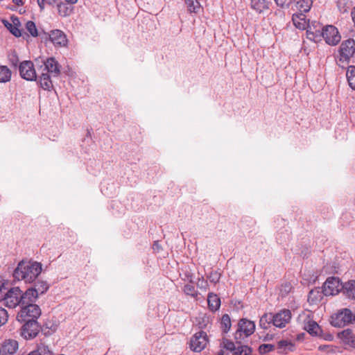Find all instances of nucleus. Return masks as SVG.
<instances>
[{"mask_svg":"<svg viewBox=\"0 0 355 355\" xmlns=\"http://www.w3.org/2000/svg\"><path fill=\"white\" fill-rule=\"evenodd\" d=\"M42 263L37 261H20L13 272V277L17 281L33 283L42 272Z\"/></svg>","mask_w":355,"mask_h":355,"instance_id":"1","label":"nucleus"},{"mask_svg":"<svg viewBox=\"0 0 355 355\" xmlns=\"http://www.w3.org/2000/svg\"><path fill=\"white\" fill-rule=\"evenodd\" d=\"M21 291L19 287H12L7 289L5 287L0 288V301L10 308L14 309L17 306H21Z\"/></svg>","mask_w":355,"mask_h":355,"instance_id":"2","label":"nucleus"},{"mask_svg":"<svg viewBox=\"0 0 355 355\" xmlns=\"http://www.w3.org/2000/svg\"><path fill=\"white\" fill-rule=\"evenodd\" d=\"M355 323V311L349 309H343L331 315V324L336 327H343Z\"/></svg>","mask_w":355,"mask_h":355,"instance_id":"3","label":"nucleus"},{"mask_svg":"<svg viewBox=\"0 0 355 355\" xmlns=\"http://www.w3.org/2000/svg\"><path fill=\"white\" fill-rule=\"evenodd\" d=\"M254 331V322L247 318H242L238 322V328L235 332L234 338L240 343V340L251 336Z\"/></svg>","mask_w":355,"mask_h":355,"instance_id":"4","label":"nucleus"},{"mask_svg":"<svg viewBox=\"0 0 355 355\" xmlns=\"http://www.w3.org/2000/svg\"><path fill=\"white\" fill-rule=\"evenodd\" d=\"M298 320L300 322H302L303 329L309 334L313 336H320L322 329L318 324L313 320L310 313L300 314Z\"/></svg>","mask_w":355,"mask_h":355,"instance_id":"5","label":"nucleus"},{"mask_svg":"<svg viewBox=\"0 0 355 355\" xmlns=\"http://www.w3.org/2000/svg\"><path fill=\"white\" fill-rule=\"evenodd\" d=\"M41 309L36 304L21 305V310L17 315L18 321H26L31 319H36L40 316Z\"/></svg>","mask_w":355,"mask_h":355,"instance_id":"6","label":"nucleus"},{"mask_svg":"<svg viewBox=\"0 0 355 355\" xmlns=\"http://www.w3.org/2000/svg\"><path fill=\"white\" fill-rule=\"evenodd\" d=\"M340 58L338 59L339 66L344 67L341 63H348L349 59L355 53V42L353 39H349L342 42L340 46Z\"/></svg>","mask_w":355,"mask_h":355,"instance_id":"7","label":"nucleus"},{"mask_svg":"<svg viewBox=\"0 0 355 355\" xmlns=\"http://www.w3.org/2000/svg\"><path fill=\"white\" fill-rule=\"evenodd\" d=\"M209 339L205 331L196 333L190 339L189 347L195 352H202L207 345Z\"/></svg>","mask_w":355,"mask_h":355,"instance_id":"8","label":"nucleus"},{"mask_svg":"<svg viewBox=\"0 0 355 355\" xmlns=\"http://www.w3.org/2000/svg\"><path fill=\"white\" fill-rule=\"evenodd\" d=\"M19 71L21 77L28 81L37 80L36 71L33 62L24 60L19 65Z\"/></svg>","mask_w":355,"mask_h":355,"instance_id":"9","label":"nucleus"},{"mask_svg":"<svg viewBox=\"0 0 355 355\" xmlns=\"http://www.w3.org/2000/svg\"><path fill=\"white\" fill-rule=\"evenodd\" d=\"M24 322L22 327L21 335L26 339H32L37 336L40 332V325L36 319H31L26 321H20Z\"/></svg>","mask_w":355,"mask_h":355,"instance_id":"10","label":"nucleus"},{"mask_svg":"<svg viewBox=\"0 0 355 355\" xmlns=\"http://www.w3.org/2000/svg\"><path fill=\"white\" fill-rule=\"evenodd\" d=\"M292 314L289 309H284L272 314L273 325L282 329L288 324L291 320Z\"/></svg>","mask_w":355,"mask_h":355,"instance_id":"11","label":"nucleus"},{"mask_svg":"<svg viewBox=\"0 0 355 355\" xmlns=\"http://www.w3.org/2000/svg\"><path fill=\"white\" fill-rule=\"evenodd\" d=\"M324 40L329 45H336L341 39L338 29L332 25L323 26Z\"/></svg>","mask_w":355,"mask_h":355,"instance_id":"12","label":"nucleus"},{"mask_svg":"<svg viewBox=\"0 0 355 355\" xmlns=\"http://www.w3.org/2000/svg\"><path fill=\"white\" fill-rule=\"evenodd\" d=\"M340 288V282L338 278L330 277L327 279L322 286V293L326 295H336Z\"/></svg>","mask_w":355,"mask_h":355,"instance_id":"13","label":"nucleus"},{"mask_svg":"<svg viewBox=\"0 0 355 355\" xmlns=\"http://www.w3.org/2000/svg\"><path fill=\"white\" fill-rule=\"evenodd\" d=\"M42 62L40 67H43L42 71L50 73L53 77H58L60 74V65L54 58H48Z\"/></svg>","mask_w":355,"mask_h":355,"instance_id":"14","label":"nucleus"},{"mask_svg":"<svg viewBox=\"0 0 355 355\" xmlns=\"http://www.w3.org/2000/svg\"><path fill=\"white\" fill-rule=\"evenodd\" d=\"M50 41L58 47L65 46L67 44V39L64 33L60 30H53L49 34Z\"/></svg>","mask_w":355,"mask_h":355,"instance_id":"15","label":"nucleus"},{"mask_svg":"<svg viewBox=\"0 0 355 355\" xmlns=\"http://www.w3.org/2000/svg\"><path fill=\"white\" fill-rule=\"evenodd\" d=\"M18 349V343L13 339L6 340L0 348V355H12Z\"/></svg>","mask_w":355,"mask_h":355,"instance_id":"16","label":"nucleus"},{"mask_svg":"<svg viewBox=\"0 0 355 355\" xmlns=\"http://www.w3.org/2000/svg\"><path fill=\"white\" fill-rule=\"evenodd\" d=\"M11 21L3 20L4 26L10 31V32L16 37L21 36V31L19 28L20 22L17 17H11Z\"/></svg>","mask_w":355,"mask_h":355,"instance_id":"17","label":"nucleus"},{"mask_svg":"<svg viewBox=\"0 0 355 355\" xmlns=\"http://www.w3.org/2000/svg\"><path fill=\"white\" fill-rule=\"evenodd\" d=\"M38 297L39 295L35 293V291L29 288L25 291V293H21V305L35 304Z\"/></svg>","mask_w":355,"mask_h":355,"instance_id":"18","label":"nucleus"},{"mask_svg":"<svg viewBox=\"0 0 355 355\" xmlns=\"http://www.w3.org/2000/svg\"><path fill=\"white\" fill-rule=\"evenodd\" d=\"M338 336L344 343L355 348V334L351 329H345Z\"/></svg>","mask_w":355,"mask_h":355,"instance_id":"19","label":"nucleus"},{"mask_svg":"<svg viewBox=\"0 0 355 355\" xmlns=\"http://www.w3.org/2000/svg\"><path fill=\"white\" fill-rule=\"evenodd\" d=\"M250 7L256 12L260 14L269 8V2L267 0H251Z\"/></svg>","mask_w":355,"mask_h":355,"instance_id":"20","label":"nucleus"},{"mask_svg":"<svg viewBox=\"0 0 355 355\" xmlns=\"http://www.w3.org/2000/svg\"><path fill=\"white\" fill-rule=\"evenodd\" d=\"M292 21L296 28L300 30H304L306 28L307 21L304 14L300 12L293 14Z\"/></svg>","mask_w":355,"mask_h":355,"instance_id":"21","label":"nucleus"},{"mask_svg":"<svg viewBox=\"0 0 355 355\" xmlns=\"http://www.w3.org/2000/svg\"><path fill=\"white\" fill-rule=\"evenodd\" d=\"M306 37L314 42H318L321 41L322 38L324 39L323 35V26L318 23V28L311 32V31H306Z\"/></svg>","mask_w":355,"mask_h":355,"instance_id":"22","label":"nucleus"},{"mask_svg":"<svg viewBox=\"0 0 355 355\" xmlns=\"http://www.w3.org/2000/svg\"><path fill=\"white\" fill-rule=\"evenodd\" d=\"M51 74L42 72L41 76L39 77V83L40 87L44 89L50 91L53 88V83L51 79Z\"/></svg>","mask_w":355,"mask_h":355,"instance_id":"23","label":"nucleus"},{"mask_svg":"<svg viewBox=\"0 0 355 355\" xmlns=\"http://www.w3.org/2000/svg\"><path fill=\"white\" fill-rule=\"evenodd\" d=\"M53 350L46 345L40 343L37 348L31 352L28 355H53Z\"/></svg>","mask_w":355,"mask_h":355,"instance_id":"24","label":"nucleus"},{"mask_svg":"<svg viewBox=\"0 0 355 355\" xmlns=\"http://www.w3.org/2000/svg\"><path fill=\"white\" fill-rule=\"evenodd\" d=\"M207 302L211 311H216L220 308V300L216 294L209 293L207 296Z\"/></svg>","mask_w":355,"mask_h":355,"instance_id":"25","label":"nucleus"},{"mask_svg":"<svg viewBox=\"0 0 355 355\" xmlns=\"http://www.w3.org/2000/svg\"><path fill=\"white\" fill-rule=\"evenodd\" d=\"M342 288L346 296L349 298L355 299V280L345 282Z\"/></svg>","mask_w":355,"mask_h":355,"instance_id":"26","label":"nucleus"},{"mask_svg":"<svg viewBox=\"0 0 355 355\" xmlns=\"http://www.w3.org/2000/svg\"><path fill=\"white\" fill-rule=\"evenodd\" d=\"M58 13L60 16L65 17L69 16L73 10V7L68 6L66 3L60 1L57 4Z\"/></svg>","mask_w":355,"mask_h":355,"instance_id":"27","label":"nucleus"},{"mask_svg":"<svg viewBox=\"0 0 355 355\" xmlns=\"http://www.w3.org/2000/svg\"><path fill=\"white\" fill-rule=\"evenodd\" d=\"M312 0H296V8L300 13L307 12L312 6Z\"/></svg>","mask_w":355,"mask_h":355,"instance_id":"28","label":"nucleus"},{"mask_svg":"<svg viewBox=\"0 0 355 355\" xmlns=\"http://www.w3.org/2000/svg\"><path fill=\"white\" fill-rule=\"evenodd\" d=\"M49 288L48 283L46 281L37 280L34 283V285L31 288L35 291V293L40 295L46 293Z\"/></svg>","mask_w":355,"mask_h":355,"instance_id":"29","label":"nucleus"},{"mask_svg":"<svg viewBox=\"0 0 355 355\" xmlns=\"http://www.w3.org/2000/svg\"><path fill=\"white\" fill-rule=\"evenodd\" d=\"M322 291H320V288L311 290L308 295V302L311 304H317L322 300Z\"/></svg>","mask_w":355,"mask_h":355,"instance_id":"30","label":"nucleus"},{"mask_svg":"<svg viewBox=\"0 0 355 355\" xmlns=\"http://www.w3.org/2000/svg\"><path fill=\"white\" fill-rule=\"evenodd\" d=\"M273 325L272 313H264L259 320V326L263 329H268Z\"/></svg>","mask_w":355,"mask_h":355,"instance_id":"31","label":"nucleus"},{"mask_svg":"<svg viewBox=\"0 0 355 355\" xmlns=\"http://www.w3.org/2000/svg\"><path fill=\"white\" fill-rule=\"evenodd\" d=\"M346 76L350 87L355 90V66H349L347 68Z\"/></svg>","mask_w":355,"mask_h":355,"instance_id":"32","label":"nucleus"},{"mask_svg":"<svg viewBox=\"0 0 355 355\" xmlns=\"http://www.w3.org/2000/svg\"><path fill=\"white\" fill-rule=\"evenodd\" d=\"M11 71L6 66H0V83H6L11 78Z\"/></svg>","mask_w":355,"mask_h":355,"instance_id":"33","label":"nucleus"},{"mask_svg":"<svg viewBox=\"0 0 355 355\" xmlns=\"http://www.w3.org/2000/svg\"><path fill=\"white\" fill-rule=\"evenodd\" d=\"M184 2L187 10L191 13H196L200 8V5L198 0H184Z\"/></svg>","mask_w":355,"mask_h":355,"instance_id":"34","label":"nucleus"},{"mask_svg":"<svg viewBox=\"0 0 355 355\" xmlns=\"http://www.w3.org/2000/svg\"><path fill=\"white\" fill-rule=\"evenodd\" d=\"M220 327L223 333H227L231 328V320L228 314L222 316Z\"/></svg>","mask_w":355,"mask_h":355,"instance_id":"35","label":"nucleus"},{"mask_svg":"<svg viewBox=\"0 0 355 355\" xmlns=\"http://www.w3.org/2000/svg\"><path fill=\"white\" fill-rule=\"evenodd\" d=\"M251 352V348L248 346L239 345L234 349L233 355H249Z\"/></svg>","mask_w":355,"mask_h":355,"instance_id":"36","label":"nucleus"},{"mask_svg":"<svg viewBox=\"0 0 355 355\" xmlns=\"http://www.w3.org/2000/svg\"><path fill=\"white\" fill-rule=\"evenodd\" d=\"M221 275L217 270H212L209 272V274L207 276V278L209 280L211 283L214 284L219 282Z\"/></svg>","mask_w":355,"mask_h":355,"instance_id":"37","label":"nucleus"},{"mask_svg":"<svg viewBox=\"0 0 355 355\" xmlns=\"http://www.w3.org/2000/svg\"><path fill=\"white\" fill-rule=\"evenodd\" d=\"M183 292L186 295H190L193 297L198 295V292L196 290L195 286L191 284H185L183 287Z\"/></svg>","mask_w":355,"mask_h":355,"instance_id":"38","label":"nucleus"},{"mask_svg":"<svg viewBox=\"0 0 355 355\" xmlns=\"http://www.w3.org/2000/svg\"><path fill=\"white\" fill-rule=\"evenodd\" d=\"M196 286L199 289L203 291H207L209 288V283L202 276L198 279Z\"/></svg>","mask_w":355,"mask_h":355,"instance_id":"39","label":"nucleus"},{"mask_svg":"<svg viewBox=\"0 0 355 355\" xmlns=\"http://www.w3.org/2000/svg\"><path fill=\"white\" fill-rule=\"evenodd\" d=\"M26 27L27 31L30 33V34L32 36H33V37L37 36V35H38L37 30L35 24L33 21H28L26 23Z\"/></svg>","mask_w":355,"mask_h":355,"instance_id":"40","label":"nucleus"},{"mask_svg":"<svg viewBox=\"0 0 355 355\" xmlns=\"http://www.w3.org/2000/svg\"><path fill=\"white\" fill-rule=\"evenodd\" d=\"M275 349V346L272 344H262L259 347V352L261 354H265Z\"/></svg>","mask_w":355,"mask_h":355,"instance_id":"41","label":"nucleus"},{"mask_svg":"<svg viewBox=\"0 0 355 355\" xmlns=\"http://www.w3.org/2000/svg\"><path fill=\"white\" fill-rule=\"evenodd\" d=\"M8 320V313L7 311L0 307V327L4 325Z\"/></svg>","mask_w":355,"mask_h":355,"instance_id":"42","label":"nucleus"},{"mask_svg":"<svg viewBox=\"0 0 355 355\" xmlns=\"http://www.w3.org/2000/svg\"><path fill=\"white\" fill-rule=\"evenodd\" d=\"M55 1L56 0H37L40 10H43L46 5L53 6L55 3Z\"/></svg>","mask_w":355,"mask_h":355,"instance_id":"43","label":"nucleus"},{"mask_svg":"<svg viewBox=\"0 0 355 355\" xmlns=\"http://www.w3.org/2000/svg\"><path fill=\"white\" fill-rule=\"evenodd\" d=\"M224 347L226 349L231 352H234V349H236L234 343L229 340H225L224 341Z\"/></svg>","mask_w":355,"mask_h":355,"instance_id":"44","label":"nucleus"},{"mask_svg":"<svg viewBox=\"0 0 355 355\" xmlns=\"http://www.w3.org/2000/svg\"><path fill=\"white\" fill-rule=\"evenodd\" d=\"M276 4L282 8H287L289 6L292 0H275Z\"/></svg>","mask_w":355,"mask_h":355,"instance_id":"45","label":"nucleus"},{"mask_svg":"<svg viewBox=\"0 0 355 355\" xmlns=\"http://www.w3.org/2000/svg\"><path fill=\"white\" fill-rule=\"evenodd\" d=\"M9 60L10 61L12 65L16 67L19 62L18 56L15 53H13L9 55Z\"/></svg>","mask_w":355,"mask_h":355,"instance_id":"46","label":"nucleus"},{"mask_svg":"<svg viewBox=\"0 0 355 355\" xmlns=\"http://www.w3.org/2000/svg\"><path fill=\"white\" fill-rule=\"evenodd\" d=\"M306 31H311V32H314L318 28V23L314 22L311 25H309L307 24Z\"/></svg>","mask_w":355,"mask_h":355,"instance_id":"47","label":"nucleus"},{"mask_svg":"<svg viewBox=\"0 0 355 355\" xmlns=\"http://www.w3.org/2000/svg\"><path fill=\"white\" fill-rule=\"evenodd\" d=\"M153 249L154 252H159L160 251V250L162 249V247L159 245V241H157L154 242Z\"/></svg>","mask_w":355,"mask_h":355,"instance_id":"48","label":"nucleus"},{"mask_svg":"<svg viewBox=\"0 0 355 355\" xmlns=\"http://www.w3.org/2000/svg\"><path fill=\"white\" fill-rule=\"evenodd\" d=\"M289 345H291V344L286 340H282V341L279 342V343H278L279 347H281V348L283 347H286Z\"/></svg>","mask_w":355,"mask_h":355,"instance_id":"49","label":"nucleus"},{"mask_svg":"<svg viewBox=\"0 0 355 355\" xmlns=\"http://www.w3.org/2000/svg\"><path fill=\"white\" fill-rule=\"evenodd\" d=\"M12 2L18 6H22L23 5V1L22 0H12Z\"/></svg>","mask_w":355,"mask_h":355,"instance_id":"50","label":"nucleus"},{"mask_svg":"<svg viewBox=\"0 0 355 355\" xmlns=\"http://www.w3.org/2000/svg\"><path fill=\"white\" fill-rule=\"evenodd\" d=\"M67 3L73 5L77 3L78 0H64Z\"/></svg>","mask_w":355,"mask_h":355,"instance_id":"51","label":"nucleus"},{"mask_svg":"<svg viewBox=\"0 0 355 355\" xmlns=\"http://www.w3.org/2000/svg\"><path fill=\"white\" fill-rule=\"evenodd\" d=\"M218 355H224L223 352L219 353Z\"/></svg>","mask_w":355,"mask_h":355,"instance_id":"52","label":"nucleus"}]
</instances>
